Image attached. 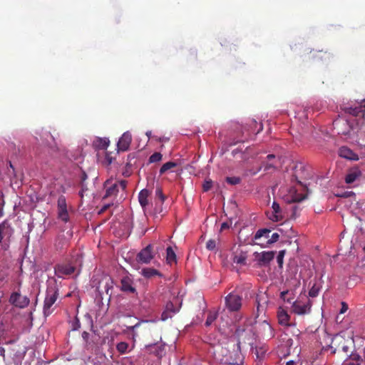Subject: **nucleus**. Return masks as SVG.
<instances>
[{
	"label": "nucleus",
	"mask_w": 365,
	"mask_h": 365,
	"mask_svg": "<svg viewBox=\"0 0 365 365\" xmlns=\"http://www.w3.org/2000/svg\"><path fill=\"white\" fill-rule=\"evenodd\" d=\"M110 182L108 180H107L105 182V187H106V194L104 195V198L112 197V196H116L118 191L119 187H120L123 190H125L127 187V181L125 180H122L118 182H115V183L109 185Z\"/></svg>",
	"instance_id": "5"
},
{
	"label": "nucleus",
	"mask_w": 365,
	"mask_h": 365,
	"mask_svg": "<svg viewBox=\"0 0 365 365\" xmlns=\"http://www.w3.org/2000/svg\"><path fill=\"white\" fill-rule=\"evenodd\" d=\"M57 207L58 218L64 222H67L69 220V215L67 210L66 200L63 195L59 196Z\"/></svg>",
	"instance_id": "10"
},
{
	"label": "nucleus",
	"mask_w": 365,
	"mask_h": 365,
	"mask_svg": "<svg viewBox=\"0 0 365 365\" xmlns=\"http://www.w3.org/2000/svg\"><path fill=\"white\" fill-rule=\"evenodd\" d=\"M159 342L160 341H152L145 344L144 348L145 352L161 358L165 351V346Z\"/></svg>",
	"instance_id": "8"
},
{
	"label": "nucleus",
	"mask_w": 365,
	"mask_h": 365,
	"mask_svg": "<svg viewBox=\"0 0 365 365\" xmlns=\"http://www.w3.org/2000/svg\"><path fill=\"white\" fill-rule=\"evenodd\" d=\"M177 166V163H174V162H168V163H165V164H163L162 165V167L160 168V175H163L164 174L165 172H167L168 170L173 168H175Z\"/></svg>",
	"instance_id": "31"
},
{
	"label": "nucleus",
	"mask_w": 365,
	"mask_h": 365,
	"mask_svg": "<svg viewBox=\"0 0 365 365\" xmlns=\"http://www.w3.org/2000/svg\"><path fill=\"white\" fill-rule=\"evenodd\" d=\"M279 235L278 233L274 232L272 235L271 238H268V240L265 242H256L255 244L258 245L262 247H269L270 245L277 242L279 240Z\"/></svg>",
	"instance_id": "27"
},
{
	"label": "nucleus",
	"mask_w": 365,
	"mask_h": 365,
	"mask_svg": "<svg viewBox=\"0 0 365 365\" xmlns=\"http://www.w3.org/2000/svg\"><path fill=\"white\" fill-rule=\"evenodd\" d=\"M345 365H361V364L358 362H349V363L346 364Z\"/></svg>",
	"instance_id": "55"
},
{
	"label": "nucleus",
	"mask_w": 365,
	"mask_h": 365,
	"mask_svg": "<svg viewBox=\"0 0 365 365\" xmlns=\"http://www.w3.org/2000/svg\"><path fill=\"white\" fill-rule=\"evenodd\" d=\"M215 319V316L214 315H212V314H210L208 315L207 319H206V322H205V325L206 326H210Z\"/></svg>",
	"instance_id": "43"
},
{
	"label": "nucleus",
	"mask_w": 365,
	"mask_h": 365,
	"mask_svg": "<svg viewBox=\"0 0 365 365\" xmlns=\"http://www.w3.org/2000/svg\"><path fill=\"white\" fill-rule=\"evenodd\" d=\"M89 336H90V334L86 331H84L83 333H82V338L84 341V342L88 345L89 344V341H88V339H89Z\"/></svg>",
	"instance_id": "44"
},
{
	"label": "nucleus",
	"mask_w": 365,
	"mask_h": 365,
	"mask_svg": "<svg viewBox=\"0 0 365 365\" xmlns=\"http://www.w3.org/2000/svg\"><path fill=\"white\" fill-rule=\"evenodd\" d=\"M153 247L152 245H148L143 248L138 255L137 260L140 263L148 264L153 259Z\"/></svg>",
	"instance_id": "11"
},
{
	"label": "nucleus",
	"mask_w": 365,
	"mask_h": 365,
	"mask_svg": "<svg viewBox=\"0 0 365 365\" xmlns=\"http://www.w3.org/2000/svg\"><path fill=\"white\" fill-rule=\"evenodd\" d=\"M163 155L160 153H154L153 155H151L149 158V163H153L159 162L162 160Z\"/></svg>",
	"instance_id": "33"
},
{
	"label": "nucleus",
	"mask_w": 365,
	"mask_h": 365,
	"mask_svg": "<svg viewBox=\"0 0 365 365\" xmlns=\"http://www.w3.org/2000/svg\"><path fill=\"white\" fill-rule=\"evenodd\" d=\"M274 251H264L262 252H255L254 253L255 260L258 267L268 266L275 256Z\"/></svg>",
	"instance_id": "6"
},
{
	"label": "nucleus",
	"mask_w": 365,
	"mask_h": 365,
	"mask_svg": "<svg viewBox=\"0 0 365 365\" xmlns=\"http://www.w3.org/2000/svg\"><path fill=\"white\" fill-rule=\"evenodd\" d=\"M4 354H5V349L3 348V347H1L0 348V354L4 357Z\"/></svg>",
	"instance_id": "54"
},
{
	"label": "nucleus",
	"mask_w": 365,
	"mask_h": 365,
	"mask_svg": "<svg viewBox=\"0 0 365 365\" xmlns=\"http://www.w3.org/2000/svg\"><path fill=\"white\" fill-rule=\"evenodd\" d=\"M212 187V181L210 179H207L202 184V190L204 192L209 191Z\"/></svg>",
	"instance_id": "37"
},
{
	"label": "nucleus",
	"mask_w": 365,
	"mask_h": 365,
	"mask_svg": "<svg viewBox=\"0 0 365 365\" xmlns=\"http://www.w3.org/2000/svg\"><path fill=\"white\" fill-rule=\"evenodd\" d=\"M225 306L230 312L239 311L242 304V297L236 292H230L225 297Z\"/></svg>",
	"instance_id": "4"
},
{
	"label": "nucleus",
	"mask_w": 365,
	"mask_h": 365,
	"mask_svg": "<svg viewBox=\"0 0 365 365\" xmlns=\"http://www.w3.org/2000/svg\"><path fill=\"white\" fill-rule=\"evenodd\" d=\"M229 227H230V223L227 222H223L221 225V230H225V229H228Z\"/></svg>",
	"instance_id": "51"
},
{
	"label": "nucleus",
	"mask_w": 365,
	"mask_h": 365,
	"mask_svg": "<svg viewBox=\"0 0 365 365\" xmlns=\"http://www.w3.org/2000/svg\"><path fill=\"white\" fill-rule=\"evenodd\" d=\"M9 302L12 305L22 309L29 304L30 300L26 296H23L18 292H14L10 296Z\"/></svg>",
	"instance_id": "9"
},
{
	"label": "nucleus",
	"mask_w": 365,
	"mask_h": 365,
	"mask_svg": "<svg viewBox=\"0 0 365 365\" xmlns=\"http://www.w3.org/2000/svg\"><path fill=\"white\" fill-rule=\"evenodd\" d=\"M5 202L2 199L1 202H0V218L4 216V206Z\"/></svg>",
	"instance_id": "46"
},
{
	"label": "nucleus",
	"mask_w": 365,
	"mask_h": 365,
	"mask_svg": "<svg viewBox=\"0 0 365 365\" xmlns=\"http://www.w3.org/2000/svg\"><path fill=\"white\" fill-rule=\"evenodd\" d=\"M0 197H3V194L1 192L0 193Z\"/></svg>",
	"instance_id": "63"
},
{
	"label": "nucleus",
	"mask_w": 365,
	"mask_h": 365,
	"mask_svg": "<svg viewBox=\"0 0 365 365\" xmlns=\"http://www.w3.org/2000/svg\"><path fill=\"white\" fill-rule=\"evenodd\" d=\"M158 320H140L133 326L127 327L132 334L133 339L142 338L145 342L160 341L162 340L160 329L158 325Z\"/></svg>",
	"instance_id": "1"
},
{
	"label": "nucleus",
	"mask_w": 365,
	"mask_h": 365,
	"mask_svg": "<svg viewBox=\"0 0 365 365\" xmlns=\"http://www.w3.org/2000/svg\"><path fill=\"white\" fill-rule=\"evenodd\" d=\"M344 111L346 113L352 115L354 116H359L361 114L364 115L365 112V100H364L359 106H347L344 108Z\"/></svg>",
	"instance_id": "16"
},
{
	"label": "nucleus",
	"mask_w": 365,
	"mask_h": 365,
	"mask_svg": "<svg viewBox=\"0 0 365 365\" xmlns=\"http://www.w3.org/2000/svg\"><path fill=\"white\" fill-rule=\"evenodd\" d=\"M339 349H341L344 352L347 353L348 351V349H349V347L347 346H345V345H342L341 347L340 346H338L337 348H336L334 349V351H333V353H335L336 351L338 349L339 350Z\"/></svg>",
	"instance_id": "49"
},
{
	"label": "nucleus",
	"mask_w": 365,
	"mask_h": 365,
	"mask_svg": "<svg viewBox=\"0 0 365 365\" xmlns=\"http://www.w3.org/2000/svg\"><path fill=\"white\" fill-rule=\"evenodd\" d=\"M284 254L285 250H281L279 252V254L277 257V262L279 267H282Z\"/></svg>",
	"instance_id": "38"
},
{
	"label": "nucleus",
	"mask_w": 365,
	"mask_h": 365,
	"mask_svg": "<svg viewBox=\"0 0 365 365\" xmlns=\"http://www.w3.org/2000/svg\"><path fill=\"white\" fill-rule=\"evenodd\" d=\"M229 364H237V362H235H235H229Z\"/></svg>",
	"instance_id": "60"
},
{
	"label": "nucleus",
	"mask_w": 365,
	"mask_h": 365,
	"mask_svg": "<svg viewBox=\"0 0 365 365\" xmlns=\"http://www.w3.org/2000/svg\"><path fill=\"white\" fill-rule=\"evenodd\" d=\"M216 247V241L215 240H209L206 243V248L209 250H214Z\"/></svg>",
	"instance_id": "40"
},
{
	"label": "nucleus",
	"mask_w": 365,
	"mask_h": 365,
	"mask_svg": "<svg viewBox=\"0 0 365 365\" xmlns=\"http://www.w3.org/2000/svg\"><path fill=\"white\" fill-rule=\"evenodd\" d=\"M339 155L340 157L349 160L357 159L356 155L350 148L346 146H342L339 148Z\"/></svg>",
	"instance_id": "20"
},
{
	"label": "nucleus",
	"mask_w": 365,
	"mask_h": 365,
	"mask_svg": "<svg viewBox=\"0 0 365 365\" xmlns=\"http://www.w3.org/2000/svg\"><path fill=\"white\" fill-rule=\"evenodd\" d=\"M226 182L230 185H237L241 182V179L239 177H227Z\"/></svg>",
	"instance_id": "35"
},
{
	"label": "nucleus",
	"mask_w": 365,
	"mask_h": 365,
	"mask_svg": "<svg viewBox=\"0 0 365 365\" xmlns=\"http://www.w3.org/2000/svg\"><path fill=\"white\" fill-rule=\"evenodd\" d=\"M103 286V289L106 294L110 296L111 294H109V290L113 287V280L110 277H105L102 279V280L99 282V286L97 287V289L100 294H101V287Z\"/></svg>",
	"instance_id": "19"
},
{
	"label": "nucleus",
	"mask_w": 365,
	"mask_h": 365,
	"mask_svg": "<svg viewBox=\"0 0 365 365\" xmlns=\"http://www.w3.org/2000/svg\"><path fill=\"white\" fill-rule=\"evenodd\" d=\"M58 297V289L56 287H49L46 289V297L43 302V313L44 317L51 315L55 309V303Z\"/></svg>",
	"instance_id": "2"
},
{
	"label": "nucleus",
	"mask_w": 365,
	"mask_h": 365,
	"mask_svg": "<svg viewBox=\"0 0 365 365\" xmlns=\"http://www.w3.org/2000/svg\"><path fill=\"white\" fill-rule=\"evenodd\" d=\"M150 133H151V132H150V131H149V132H147V133H146V135H147L148 137H150Z\"/></svg>",
	"instance_id": "59"
},
{
	"label": "nucleus",
	"mask_w": 365,
	"mask_h": 365,
	"mask_svg": "<svg viewBox=\"0 0 365 365\" xmlns=\"http://www.w3.org/2000/svg\"><path fill=\"white\" fill-rule=\"evenodd\" d=\"M87 179V175L83 173V175H82V178H81V180H82V183L83 182V181H85ZM82 187H83V185L82 184Z\"/></svg>",
	"instance_id": "53"
},
{
	"label": "nucleus",
	"mask_w": 365,
	"mask_h": 365,
	"mask_svg": "<svg viewBox=\"0 0 365 365\" xmlns=\"http://www.w3.org/2000/svg\"><path fill=\"white\" fill-rule=\"evenodd\" d=\"M343 123H344V124H345V125H348L347 122H343Z\"/></svg>",
	"instance_id": "62"
},
{
	"label": "nucleus",
	"mask_w": 365,
	"mask_h": 365,
	"mask_svg": "<svg viewBox=\"0 0 365 365\" xmlns=\"http://www.w3.org/2000/svg\"><path fill=\"white\" fill-rule=\"evenodd\" d=\"M340 123V121H336V125H338Z\"/></svg>",
	"instance_id": "64"
},
{
	"label": "nucleus",
	"mask_w": 365,
	"mask_h": 365,
	"mask_svg": "<svg viewBox=\"0 0 365 365\" xmlns=\"http://www.w3.org/2000/svg\"><path fill=\"white\" fill-rule=\"evenodd\" d=\"M155 195L158 197H159L162 202H163L165 199V196L163 193V190L161 188L158 187L155 190Z\"/></svg>",
	"instance_id": "42"
},
{
	"label": "nucleus",
	"mask_w": 365,
	"mask_h": 365,
	"mask_svg": "<svg viewBox=\"0 0 365 365\" xmlns=\"http://www.w3.org/2000/svg\"><path fill=\"white\" fill-rule=\"evenodd\" d=\"M267 159L268 160V161L272 162V160L275 159V155L273 154H269L267 156Z\"/></svg>",
	"instance_id": "52"
},
{
	"label": "nucleus",
	"mask_w": 365,
	"mask_h": 365,
	"mask_svg": "<svg viewBox=\"0 0 365 365\" xmlns=\"http://www.w3.org/2000/svg\"><path fill=\"white\" fill-rule=\"evenodd\" d=\"M267 302V297L264 295V294L257 295L256 303L257 317L259 316V312H262L264 311V304H265Z\"/></svg>",
	"instance_id": "24"
},
{
	"label": "nucleus",
	"mask_w": 365,
	"mask_h": 365,
	"mask_svg": "<svg viewBox=\"0 0 365 365\" xmlns=\"http://www.w3.org/2000/svg\"><path fill=\"white\" fill-rule=\"evenodd\" d=\"M109 143H110V141L106 138H99L95 142L96 146L98 149H102V150L107 149V148L109 145Z\"/></svg>",
	"instance_id": "29"
},
{
	"label": "nucleus",
	"mask_w": 365,
	"mask_h": 365,
	"mask_svg": "<svg viewBox=\"0 0 365 365\" xmlns=\"http://www.w3.org/2000/svg\"><path fill=\"white\" fill-rule=\"evenodd\" d=\"M308 189L300 181H297L295 185L289 187L287 193L289 202H299L307 198Z\"/></svg>",
	"instance_id": "3"
},
{
	"label": "nucleus",
	"mask_w": 365,
	"mask_h": 365,
	"mask_svg": "<svg viewBox=\"0 0 365 365\" xmlns=\"http://www.w3.org/2000/svg\"><path fill=\"white\" fill-rule=\"evenodd\" d=\"M132 141V135L130 132H125L119 139L117 147L119 151H126L128 150Z\"/></svg>",
	"instance_id": "14"
},
{
	"label": "nucleus",
	"mask_w": 365,
	"mask_h": 365,
	"mask_svg": "<svg viewBox=\"0 0 365 365\" xmlns=\"http://www.w3.org/2000/svg\"><path fill=\"white\" fill-rule=\"evenodd\" d=\"M270 232H271V230L267 229V228L258 230L254 236V240H255V242H257L258 240H259V242H261V239L262 237L268 240V238L269 237Z\"/></svg>",
	"instance_id": "25"
},
{
	"label": "nucleus",
	"mask_w": 365,
	"mask_h": 365,
	"mask_svg": "<svg viewBox=\"0 0 365 365\" xmlns=\"http://www.w3.org/2000/svg\"><path fill=\"white\" fill-rule=\"evenodd\" d=\"M13 234L14 229L8 220H5L0 223V244L4 240H9Z\"/></svg>",
	"instance_id": "12"
},
{
	"label": "nucleus",
	"mask_w": 365,
	"mask_h": 365,
	"mask_svg": "<svg viewBox=\"0 0 365 365\" xmlns=\"http://www.w3.org/2000/svg\"><path fill=\"white\" fill-rule=\"evenodd\" d=\"M142 274L147 278L152 277L155 275H160V272L153 268H144L142 269Z\"/></svg>",
	"instance_id": "30"
},
{
	"label": "nucleus",
	"mask_w": 365,
	"mask_h": 365,
	"mask_svg": "<svg viewBox=\"0 0 365 365\" xmlns=\"http://www.w3.org/2000/svg\"><path fill=\"white\" fill-rule=\"evenodd\" d=\"M319 287L314 284L309 291V296L316 297L319 294Z\"/></svg>",
	"instance_id": "34"
},
{
	"label": "nucleus",
	"mask_w": 365,
	"mask_h": 365,
	"mask_svg": "<svg viewBox=\"0 0 365 365\" xmlns=\"http://www.w3.org/2000/svg\"><path fill=\"white\" fill-rule=\"evenodd\" d=\"M81 327V323L77 317H75L74 319L71 322V330L76 331Z\"/></svg>",
	"instance_id": "36"
},
{
	"label": "nucleus",
	"mask_w": 365,
	"mask_h": 365,
	"mask_svg": "<svg viewBox=\"0 0 365 365\" xmlns=\"http://www.w3.org/2000/svg\"><path fill=\"white\" fill-rule=\"evenodd\" d=\"M243 141H244V140H238V142H243ZM237 143V141L235 143Z\"/></svg>",
	"instance_id": "61"
},
{
	"label": "nucleus",
	"mask_w": 365,
	"mask_h": 365,
	"mask_svg": "<svg viewBox=\"0 0 365 365\" xmlns=\"http://www.w3.org/2000/svg\"><path fill=\"white\" fill-rule=\"evenodd\" d=\"M262 168H264V171H269L271 169H274V163L273 162H269V161H268V162H262L261 166H259L255 170H250L248 171L249 173H247V175H255L257 173H259L262 169Z\"/></svg>",
	"instance_id": "22"
},
{
	"label": "nucleus",
	"mask_w": 365,
	"mask_h": 365,
	"mask_svg": "<svg viewBox=\"0 0 365 365\" xmlns=\"http://www.w3.org/2000/svg\"><path fill=\"white\" fill-rule=\"evenodd\" d=\"M247 258V252L243 251L242 250L237 249L235 252H234L232 255V261L234 263L245 265L246 261Z\"/></svg>",
	"instance_id": "17"
},
{
	"label": "nucleus",
	"mask_w": 365,
	"mask_h": 365,
	"mask_svg": "<svg viewBox=\"0 0 365 365\" xmlns=\"http://www.w3.org/2000/svg\"><path fill=\"white\" fill-rule=\"evenodd\" d=\"M272 208L273 210L272 214L269 216V220L273 222H279L283 220L284 216L279 205L277 202H273Z\"/></svg>",
	"instance_id": "18"
},
{
	"label": "nucleus",
	"mask_w": 365,
	"mask_h": 365,
	"mask_svg": "<svg viewBox=\"0 0 365 365\" xmlns=\"http://www.w3.org/2000/svg\"><path fill=\"white\" fill-rule=\"evenodd\" d=\"M348 309V305L345 302H341V308L340 310V313L343 314L346 312Z\"/></svg>",
	"instance_id": "47"
},
{
	"label": "nucleus",
	"mask_w": 365,
	"mask_h": 365,
	"mask_svg": "<svg viewBox=\"0 0 365 365\" xmlns=\"http://www.w3.org/2000/svg\"><path fill=\"white\" fill-rule=\"evenodd\" d=\"M246 331V328L244 327H239L236 329V331H235V334L238 336H241L243 334V332H245Z\"/></svg>",
	"instance_id": "45"
},
{
	"label": "nucleus",
	"mask_w": 365,
	"mask_h": 365,
	"mask_svg": "<svg viewBox=\"0 0 365 365\" xmlns=\"http://www.w3.org/2000/svg\"><path fill=\"white\" fill-rule=\"evenodd\" d=\"M106 160H108V164H110V163H111L112 160H111V158H109L108 156H106Z\"/></svg>",
	"instance_id": "57"
},
{
	"label": "nucleus",
	"mask_w": 365,
	"mask_h": 365,
	"mask_svg": "<svg viewBox=\"0 0 365 365\" xmlns=\"http://www.w3.org/2000/svg\"><path fill=\"white\" fill-rule=\"evenodd\" d=\"M286 365H296V363L294 361H289L287 362Z\"/></svg>",
	"instance_id": "56"
},
{
	"label": "nucleus",
	"mask_w": 365,
	"mask_h": 365,
	"mask_svg": "<svg viewBox=\"0 0 365 365\" xmlns=\"http://www.w3.org/2000/svg\"><path fill=\"white\" fill-rule=\"evenodd\" d=\"M289 293V290L282 291L280 293V299H282L283 301L287 302L288 303H291L292 300L293 299V297H289L286 298V296Z\"/></svg>",
	"instance_id": "39"
},
{
	"label": "nucleus",
	"mask_w": 365,
	"mask_h": 365,
	"mask_svg": "<svg viewBox=\"0 0 365 365\" xmlns=\"http://www.w3.org/2000/svg\"><path fill=\"white\" fill-rule=\"evenodd\" d=\"M55 274L58 277L63 278L75 272L76 268L70 263L58 264L54 267Z\"/></svg>",
	"instance_id": "7"
},
{
	"label": "nucleus",
	"mask_w": 365,
	"mask_h": 365,
	"mask_svg": "<svg viewBox=\"0 0 365 365\" xmlns=\"http://www.w3.org/2000/svg\"><path fill=\"white\" fill-rule=\"evenodd\" d=\"M312 305L310 300H308V302L304 304L299 301H295L293 302L292 308L294 314L304 315L310 313Z\"/></svg>",
	"instance_id": "13"
},
{
	"label": "nucleus",
	"mask_w": 365,
	"mask_h": 365,
	"mask_svg": "<svg viewBox=\"0 0 365 365\" xmlns=\"http://www.w3.org/2000/svg\"><path fill=\"white\" fill-rule=\"evenodd\" d=\"M277 318L279 324L282 326H289L290 317L284 309H279L277 312Z\"/></svg>",
	"instance_id": "23"
},
{
	"label": "nucleus",
	"mask_w": 365,
	"mask_h": 365,
	"mask_svg": "<svg viewBox=\"0 0 365 365\" xmlns=\"http://www.w3.org/2000/svg\"><path fill=\"white\" fill-rule=\"evenodd\" d=\"M128 347L129 344L125 341H120L116 345L117 351L121 354L127 353Z\"/></svg>",
	"instance_id": "32"
},
{
	"label": "nucleus",
	"mask_w": 365,
	"mask_h": 365,
	"mask_svg": "<svg viewBox=\"0 0 365 365\" xmlns=\"http://www.w3.org/2000/svg\"><path fill=\"white\" fill-rule=\"evenodd\" d=\"M120 290L129 294H134L136 292V289L133 286V280L130 277L125 276L121 279Z\"/></svg>",
	"instance_id": "15"
},
{
	"label": "nucleus",
	"mask_w": 365,
	"mask_h": 365,
	"mask_svg": "<svg viewBox=\"0 0 365 365\" xmlns=\"http://www.w3.org/2000/svg\"><path fill=\"white\" fill-rule=\"evenodd\" d=\"M173 313H171L170 312H169L168 310H165L162 314H161V320L162 321H165L167 320L169 318H171L172 316H173Z\"/></svg>",
	"instance_id": "41"
},
{
	"label": "nucleus",
	"mask_w": 365,
	"mask_h": 365,
	"mask_svg": "<svg viewBox=\"0 0 365 365\" xmlns=\"http://www.w3.org/2000/svg\"><path fill=\"white\" fill-rule=\"evenodd\" d=\"M110 204H106V205H103L101 207V209L99 210L98 213L101 214V213L104 212L106 210H107L110 207Z\"/></svg>",
	"instance_id": "50"
},
{
	"label": "nucleus",
	"mask_w": 365,
	"mask_h": 365,
	"mask_svg": "<svg viewBox=\"0 0 365 365\" xmlns=\"http://www.w3.org/2000/svg\"><path fill=\"white\" fill-rule=\"evenodd\" d=\"M166 261L170 265L177 262L176 255L171 247L166 249Z\"/></svg>",
	"instance_id": "28"
},
{
	"label": "nucleus",
	"mask_w": 365,
	"mask_h": 365,
	"mask_svg": "<svg viewBox=\"0 0 365 365\" xmlns=\"http://www.w3.org/2000/svg\"><path fill=\"white\" fill-rule=\"evenodd\" d=\"M165 309L168 310L173 314L175 313V311L173 310V304L171 302L167 304Z\"/></svg>",
	"instance_id": "48"
},
{
	"label": "nucleus",
	"mask_w": 365,
	"mask_h": 365,
	"mask_svg": "<svg viewBox=\"0 0 365 365\" xmlns=\"http://www.w3.org/2000/svg\"><path fill=\"white\" fill-rule=\"evenodd\" d=\"M150 195L147 189L142 190L138 195V200L143 207H145L148 205V197Z\"/></svg>",
	"instance_id": "26"
},
{
	"label": "nucleus",
	"mask_w": 365,
	"mask_h": 365,
	"mask_svg": "<svg viewBox=\"0 0 365 365\" xmlns=\"http://www.w3.org/2000/svg\"><path fill=\"white\" fill-rule=\"evenodd\" d=\"M361 175V171L358 168H354L349 170L345 177V182L351 184L357 180Z\"/></svg>",
	"instance_id": "21"
},
{
	"label": "nucleus",
	"mask_w": 365,
	"mask_h": 365,
	"mask_svg": "<svg viewBox=\"0 0 365 365\" xmlns=\"http://www.w3.org/2000/svg\"><path fill=\"white\" fill-rule=\"evenodd\" d=\"M349 130H348L347 131H342V134H347L349 133Z\"/></svg>",
	"instance_id": "58"
}]
</instances>
